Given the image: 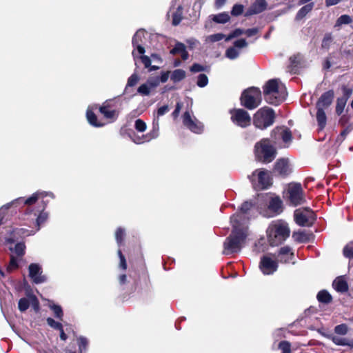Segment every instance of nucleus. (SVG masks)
Masks as SVG:
<instances>
[{"mask_svg":"<svg viewBox=\"0 0 353 353\" xmlns=\"http://www.w3.org/2000/svg\"><path fill=\"white\" fill-rule=\"evenodd\" d=\"M232 230L223 243V254L228 255L239 252L245 246L248 235L247 225H239L237 221L233 218L232 221Z\"/></svg>","mask_w":353,"mask_h":353,"instance_id":"obj_1","label":"nucleus"},{"mask_svg":"<svg viewBox=\"0 0 353 353\" xmlns=\"http://www.w3.org/2000/svg\"><path fill=\"white\" fill-rule=\"evenodd\" d=\"M263 88L265 100L270 104L276 105L286 99V88L279 79L269 80Z\"/></svg>","mask_w":353,"mask_h":353,"instance_id":"obj_2","label":"nucleus"},{"mask_svg":"<svg viewBox=\"0 0 353 353\" xmlns=\"http://www.w3.org/2000/svg\"><path fill=\"white\" fill-rule=\"evenodd\" d=\"M267 236L272 246L282 243L290 236V228L285 221L277 220L272 221L267 229Z\"/></svg>","mask_w":353,"mask_h":353,"instance_id":"obj_3","label":"nucleus"},{"mask_svg":"<svg viewBox=\"0 0 353 353\" xmlns=\"http://www.w3.org/2000/svg\"><path fill=\"white\" fill-rule=\"evenodd\" d=\"M254 154L258 161L268 163L275 158L276 150L270 144L269 139H263L255 144Z\"/></svg>","mask_w":353,"mask_h":353,"instance_id":"obj_4","label":"nucleus"},{"mask_svg":"<svg viewBox=\"0 0 353 353\" xmlns=\"http://www.w3.org/2000/svg\"><path fill=\"white\" fill-rule=\"evenodd\" d=\"M240 99L241 104L247 109H255L261 102V92L258 88H250L243 92Z\"/></svg>","mask_w":353,"mask_h":353,"instance_id":"obj_5","label":"nucleus"},{"mask_svg":"<svg viewBox=\"0 0 353 353\" xmlns=\"http://www.w3.org/2000/svg\"><path fill=\"white\" fill-rule=\"evenodd\" d=\"M274 121V112L269 108L259 109L254 115L253 123L260 129H265L273 124Z\"/></svg>","mask_w":353,"mask_h":353,"instance_id":"obj_6","label":"nucleus"},{"mask_svg":"<svg viewBox=\"0 0 353 353\" xmlns=\"http://www.w3.org/2000/svg\"><path fill=\"white\" fill-rule=\"evenodd\" d=\"M287 196L290 204L297 206L305 202L303 190L300 183H290L287 190Z\"/></svg>","mask_w":353,"mask_h":353,"instance_id":"obj_7","label":"nucleus"},{"mask_svg":"<svg viewBox=\"0 0 353 353\" xmlns=\"http://www.w3.org/2000/svg\"><path fill=\"white\" fill-rule=\"evenodd\" d=\"M294 216L296 224L303 227L311 226L316 219L314 212L310 208L296 209Z\"/></svg>","mask_w":353,"mask_h":353,"instance_id":"obj_8","label":"nucleus"},{"mask_svg":"<svg viewBox=\"0 0 353 353\" xmlns=\"http://www.w3.org/2000/svg\"><path fill=\"white\" fill-rule=\"evenodd\" d=\"M250 179L256 189H266L272 184L270 174L264 169L255 170Z\"/></svg>","mask_w":353,"mask_h":353,"instance_id":"obj_9","label":"nucleus"},{"mask_svg":"<svg viewBox=\"0 0 353 353\" xmlns=\"http://www.w3.org/2000/svg\"><path fill=\"white\" fill-rule=\"evenodd\" d=\"M182 119L183 125L192 132L199 134L203 132V125L195 118L192 111H185Z\"/></svg>","mask_w":353,"mask_h":353,"instance_id":"obj_10","label":"nucleus"},{"mask_svg":"<svg viewBox=\"0 0 353 353\" xmlns=\"http://www.w3.org/2000/svg\"><path fill=\"white\" fill-rule=\"evenodd\" d=\"M271 138L274 143H279L281 140L288 146L292 141V133L289 128L285 126L275 128L271 133Z\"/></svg>","mask_w":353,"mask_h":353,"instance_id":"obj_11","label":"nucleus"},{"mask_svg":"<svg viewBox=\"0 0 353 353\" xmlns=\"http://www.w3.org/2000/svg\"><path fill=\"white\" fill-rule=\"evenodd\" d=\"M232 121L241 127L246 128L251 123V117L248 112L243 109H234L230 111Z\"/></svg>","mask_w":353,"mask_h":353,"instance_id":"obj_12","label":"nucleus"},{"mask_svg":"<svg viewBox=\"0 0 353 353\" xmlns=\"http://www.w3.org/2000/svg\"><path fill=\"white\" fill-rule=\"evenodd\" d=\"M252 207V205L251 203L248 201L244 202L240 208V211L231 216L230 222L232 223L233 218H234L239 223V225H246V222L248 219V214Z\"/></svg>","mask_w":353,"mask_h":353,"instance_id":"obj_13","label":"nucleus"},{"mask_svg":"<svg viewBox=\"0 0 353 353\" xmlns=\"http://www.w3.org/2000/svg\"><path fill=\"white\" fill-rule=\"evenodd\" d=\"M47 195H49L50 196L53 197L52 193L48 194L47 193H44V192H37L34 193L33 194H32V196H30L28 199H25L23 197L18 198L17 199L14 201L12 203L13 204L14 203H19V204L23 203L25 205L28 206V210H29L30 208L32 205L36 203V202L38 200H39L40 199H42V201H43V198L45 196H46Z\"/></svg>","mask_w":353,"mask_h":353,"instance_id":"obj_14","label":"nucleus"},{"mask_svg":"<svg viewBox=\"0 0 353 353\" xmlns=\"http://www.w3.org/2000/svg\"><path fill=\"white\" fill-rule=\"evenodd\" d=\"M29 276L32 279L33 283L39 284L46 281V277L42 275L41 266L37 263H31L28 267Z\"/></svg>","mask_w":353,"mask_h":353,"instance_id":"obj_15","label":"nucleus"},{"mask_svg":"<svg viewBox=\"0 0 353 353\" xmlns=\"http://www.w3.org/2000/svg\"><path fill=\"white\" fill-rule=\"evenodd\" d=\"M278 268L276 261L272 259L269 256H263L260 262V269L264 274H271L274 273Z\"/></svg>","mask_w":353,"mask_h":353,"instance_id":"obj_16","label":"nucleus"},{"mask_svg":"<svg viewBox=\"0 0 353 353\" xmlns=\"http://www.w3.org/2000/svg\"><path fill=\"white\" fill-rule=\"evenodd\" d=\"M274 172L280 176H286L292 172V168L288 159H279L274 168Z\"/></svg>","mask_w":353,"mask_h":353,"instance_id":"obj_17","label":"nucleus"},{"mask_svg":"<svg viewBox=\"0 0 353 353\" xmlns=\"http://www.w3.org/2000/svg\"><path fill=\"white\" fill-rule=\"evenodd\" d=\"M267 8L265 0H256L245 13V17L257 14L264 11Z\"/></svg>","mask_w":353,"mask_h":353,"instance_id":"obj_18","label":"nucleus"},{"mask_svg":"<svg viewBox=\"0 0 353 353\" xmlns=\"http://www.w3.org/2000/svg\"><path fill=\"white\" fill-rule=\"evenodd\" d=\"M334 96L333 90H329L323 93L316 103V108H321L324 110L327 108L331 105Z\"/></svg>","mask_w":353,"mask_h":353,"instance_id":"obj_19","label":"nucleus"},{"mask_svg":"<svg viewBox=\"0 0 353 353\" xmlns=\"http://www.w3.org/2000/svg\"><path fill=\"white\" fill-rule=\"evenodd\" d=\"M268 209L272 213L269 216H274L281 213L283 211V202L281 199L278 196L272 198L269 202Z\"/></svg>","mask_w":353,"mask_h":353,"instance_id":"obj_20","label":"nucleus"},{"mask_svg":"<svg viewBox=\"0 0 353 353\" xmlns=\"http://www.w3.org/2000/svg\"><path fill=\"white\" fill-rule=\"evenodd\" d=\"M279 261L281 263H289L294 258V252L289 246L280 248L278 254Z\"/></svg>","mask_w":353,"mask_h":353,"instance_id":"obj_21","label":"nucleus"},{"mask_svg":"<svg viewBox=\"0 0 353 353\" xmlns=\"http://www.w3.org/2000/svg\"><path fill=\"white\" fill-rule=\"evenodd\" d=\"M100 107H104L107 110L119 111L120 114L121 111V102L120 99L114 98L106 100L104 101Z\"/></svg>","mask_w":353,"mask_h":353,"instance_id":"obj_22","label":"nucleus"},{"mask_svg":"<svg viewBox=\"0 0 353 353\" xmlns=\"http://www.w3.org/2000/svg\"><path fill=\"white\" fill-rule=\"evenodd\" d=\"M41 202L43 203L42 209L34 212V216H37L36 224L37 225V230L40 229L41 225L46 221L48 216V213L44 212V209L47 205V202L45 201H41Z\"/></svg>","mask_w":353,"mask_h":353,"instance_id":"obj_23","label":"nucleus"},{"mask_svg":"<svg viewBox=\"0 0 353 353\" xmlns=\"http://www.w3.org/2000/svg\"><path fill=\"white\" fill-rule=\"evenodd\" d=\"M99 111L110 123L114 122L119 115V111L107 110L104 107H99Z\"/></svg>","mask_w":353,"mask_h":353,"instance_id":"obj_24","label":"nucleus"},{"mask_svg":"<svg viewBox=\"0 0 353 353\" xmlns=\"http://www.w3.org/2000/svg\"><path fill=\"white\" fill-rule=\"evenodd\" d=\"M333 288L339 292H345L348 290L346 281L341 276L337 277L332 283Z\"/></svg>","mask_w":353,"mask_h":353,"instance_id":"obj_25","label":"nucleus"},{"mask_svg":"<svg viewBox=\"0 0 353 353\" xmlns=\"http://www.w3.org/2000/svg\"><path fill=\"white\" fill-rule=\"evenodd\" d=\"M86 118H87L88 123L94 127L100 128V127H103L104 125L103 123H102L98 120L97 116L92 110H90V109L87 110Z\"/></svg>","mask_w":353,"mask_h":353,"instance_id":"obj_26","label":"nucleus"},{"mask_svg":"<svg viewBox=\"0 0 353 353\" xmlns=\"http://www.w3.org/2000/svg\"><path fill=\"white\" fill-rule=\"evenodd\" d=\"M316 121L318 123V126L320 130L324 129L327 123V117L325 112V110L321 108H316Z\"/></svg>","mask_w":353,"mask_h":353,"instance_id":"obj_27","label":"nucleus"},{"mask_svg":"<svg viewBox=\"0 0 353 353\" xmlns=\"http://www.w3.org/2000/svg\"><path fill=\"white\" fill-rule=\"evenodd\" d=\"M332 341L334 344L337 345L348 346L350 347H353V339H348L346 338H342L334 336L332 337Z\"/></svg>","mask_w":353,"mask_h":353,"instance_id":"obj_28","label":"nucleus"},{"mask_svg":"<svg viewBox=\"0 0 353 353\" xmlns=\"http://www.w3.org/2000/svg\"><path fill=\"white\" fill-rule=\"evenodd\" d=\"M182 14H183V7L181 5H178L176 6V9L172 14V25L177 26L179 25L182 20Z\"/></svg>","mask_w":353,"mask_h":353,"instance_id":"obj_29","label":"nucleus"},{"mask_svg":"<svg viewBox=\"0 0 353 353\" xmlns=\"http://www.w3.org/2000/svg\"><path fill=\"white\" fill-rule=\"evenodd\" d=\"M314 7V3H310L303 6L297 12L296 15V20H301L306 16L310 12L312 11Z\"/></svg>","mask_w":353,"mask_h":353,"instance_id":"obj_30","label":"nucleus"},{"mask_svg":"<svg viewBox=\"0 0 353 353\" xmlns=\"http://www.w3.org/2000/svg\"><path fill=\"white\" fill-rule=\"evenodd\" d=\"M145 34L146 32L141 29L137 31L132 37V45L143 44L145 39Z\"/></svg>","mask_w":353,"mask_h":353,"instance_id":"obj_31","label":"nucleus"},{"mask_svg":"<svg viewBox=\"0 0 353 353\" xmlns=\"http://www.w3.org/2000/svg\"><path fill=\"white\" fill-rule=\"evenodd\" d=\"M10 250L14 252L18 257H23L26 254V245L23 242L17 243L14 248H10Z\"/></svg>","mask_w":353,"mask_h":353,"instance_id":"obj_32","label":"nucleus"},{"mask_svg":"<svg viewBox=\"0 0 353 353\" xmlns=\"http://www.w3.org/2000/svg\"><path fill=\"white\" fill-rule=\"evenodd\" d=\"M316 298L319 302L323 303H329L332 299L330 294L325 290H321L317 294Z\"/></svg>","mask_w":353,"mask_h":353,"instance_id":"obj_33","label":"nucleus"},{"mask_svg":"<svg viewBox=\"0 0 353 353\" xmlns=\"http://www.w3.org/2000/svg\"><path fill=\"white\" fill-rule=\"evenodd\" d=\"M185 77V72L181 69H176L172 72L170 76L171 80L174 82H179Z\"/></svg>","mask_w":353,"mask_h":353,"instance_id":"obj_34","label":"nucleus"},{"mask_svg":"<svg viewBox=\"0 0 353 353\" xmlns=\"http://www.w3.org/2000/svg\"><path fill=\"white\" fill-rule=\"evenodd\" d=\"M125 237V229L121 227L118 228L115 231V239L119 247H121L123 244Z\"/></svg>","mask_w":353,"mask_h":353,"instance_id":"obj_35","label":"nucleus"},{"mask_svg":"<svg viewBox=\"0 0 353 353\" xmlns=\"http://www.w3.org/2000/svg\"><path fill=\"white\" fill-rule=\"evenodd\" d=\"M292 236L296 241L299 243L307 242L310 239V235L301 231L294 232Z\"/></svg>","mask_w":353,"mask_h":353,"instance_id":"obj_36","label":"nucleus"},{"mask_svg":"<svg viewBox=\"0 0 353 353\" xmlns=\"http://www.w3.org/2000/svg\"><path fill=\"white\" fill-rule=\"evenodd\" d=\"M230 17L226 12L219 13L212 16V20L217 23H225L230 20Z\"/></svg>","mask_w":353,"mask_h":353,"instance_id":"obj_37","label":"nucleus"},{"mask_svg":"<svg viewBox=\"0 0 353 353\" xmlns=\"http://www.w3.org/2000/svg\"><path fill=\"white\" fill-rule=\"evenodd\" d=\"M139 80V77L137 74H132L128 79V83L125 88V93H128L130 88L136 85Z\"/></svg>","mask_w":353,"mask_h":353,"instance_id":"obj_38","label":"nucleus"},{"mask_svg":"<svg viewBox=\"0 0 353 353\" xmlns=\"http://www.w3.org/2000/svg\"><path fill=\"white\" fill-rule=\"evenodd\" d=\"M30 299H27V298H21L19 300V303H18V308L20 312H23L25 311H26L28 307H30Z\"/></svg>","mask_w":353,"mask_h":353,"instance_id":"obj_39","label":"nucleus"},{"mask_svg":"<svg viewBox=\"0 0 353 353\" xmlns=\"http://www.w3.org/2000/svg\"><path fill=\"white\" fill-rule=\"evenodd\" d=\"M50 308L51 310L53 311L54 316L57 319H58L61 321L63 320V312L60 305H56V304L50 305Z\"/></svg>","mask_w":353,"mask_h":353,"instance_id":"obj_40","label":"nucleus"},{"mask_svg":"<svg viewBox=\"0 0 353 353\" xmlns=\"http://www.w3.org/2000/svg\"><path fill=\"white\" fill-rule=\"evenodd\" d=\"M77 343L79 346V351L80 353H83L87 350L88 345V341L84 336H80L77 339Z\"/></svg>","mask_w":353,"mask_h":353,"instance_id":"obj_41","label":"nucleus"},{"mask_svg":"<svg viewBox=\"0 0 353 353\" xmlns=\"http://www.w3.org/2000/svg\"><path fill=\"white\" fill-rule=\"evenodd\" d=\"M347 101L345 98H338L336 101V112L338 115L342 114L346 105Z\"/></svg>","mask_w":353,"mask_h":353,"instance_id":"obj_42","label":"nucleus"},{"mask_svg":"<svg viewBox=\"0 0 353 353\" xmlns=\"http://www.w3.org/2000/svg\"><path fill=\"white\" fill-rule=\"evenodd\" d=\"M28 296L30 300V304L32 305V307L34 312L37 313L39 312L40 310V303L37 297L32 293L29 294Z\"/></svg>","mask_w":353,"mask_h":353,"instance_id":"obj_43","label":"nucleus"},{"mask_svg":"<svg viewBox=\"0 0 353 353\" xmlns=\"http://www.w3.org/2000/svg\"><path fill=\"white\" fill-rule=\"evenodd\" d=\"M186 48L185 46L181 42H176L174 47L170 50V53L172 55L182 54Z\"/></svg>","mask_w":353,"mask_h":353,"instance_id":"obj_44","label":"nucleus"},{"mask_svg":"<svg viewBox=\"0 0 353 353\" xmlns=\"http://www.w3.org/2000/svg\"><path fill=\"white\" fill-rule=\"evenodd\" d=\"M239 55V51L234 47L229 48L225 51V57L230 59H234Z\"/></svg>","mask_w":353,"mask_h":353,"instance_id":"obj_45","label":"nucleus"},{"mask_svg":"<svg viewBox=\"0 0 353 353\" xmlns=\"http://www.w3.org/2000/svg\"><path fill=\"white\" fill-rule=\"evenodd\" d=\"M18 268H19V263L17 261V259L14 255H11L9 264L7 267V271L10 272L13 270H17Z\"/></svg>","mask_w":353,"mask_h":353,"instance_id":"obj_46","label":"nucleus"},{"mask_svg":"<svg viewBox=\"0 0 353 353\" xmlns=\"http://www.w3.org/2000/svg\"><path fill=\"white\" fill-rule=\"evenodd\" d=\"M279 348L281 350V353H290L291 344L287 341H282L279 344Z\"/></svg>","mask_w":353,"mask_h":353,"instance_id":"obj_47","label":"nucleus"},{"mask_svg":"<svg viewBox=\"0 0 353 353\" xmlns=\"http://www.w3.org/2000/svg\"><path fill=\"white\" fill-rule=\"evenodd\" d=\"M352 19L350 16L347 14H343L338 18L336 25L339 26L343 24H349L352 23Z\"/></svg>","mask_w":353,"mask_h":353,"instance_id":"obj_48","label":"nucleus"},{"mask_svg":"<svg viewBox=\"0 0 353 353\" xmlns=\"http://www.w3.org/2000/svg\"><path fill=\"white\" fill-rule=\"evenodd\" d=\"M140 59L145 68H149V71L154 70V65H151V60L149 57L141 55Z\"/></svg>","mask_w":353,"mask_h":353,"instance_id":"obj_49","label":"nucleus"},{"mask_svg":"<svg viewBox=\"0 0 353 353\" xmlns=\"http://www.w3.org/2000/svg\"><path fill=\"white\" fill-rule=\"evenodd\" d=\"M208 83V78L204 74H200L197 77L196 85L200 88L206 86Z\"/></svg>","mask_w":353,"mask_h":353,"instance_id":"obj_50","label":"nucleus"},{"mask_svg":"<svg viewBox=\"0 0 353 353\" xmlns=\"http://www.w3.org/2000/svg\"><path fill=\"white\" fill-rule=\"evenodd\" d=\"M46 321L48 325L54 330H59L63 327V325L61 323L54 321L51 317L47 318Z\"/></svg>","mask_w":353,"mask_h":353,"instance_id":"obj_51","label":"nucleus"},{"mask_svg":"<svg viewBox=\"0 0 353 353\" xmlns=\"http://www.w3.org/2000/svg\"><path fill=\"white\" fill-rule=\"evenodd\" d=\"M343 255L349 259L353 258V243H349L343 248Z\"/></svg>","mask_w":353,"mask_h":353,"instance_id":"obj_52","label":"nucleus"},{"mask_svg":"<svg viewBox=\"0 0 353 353\" xmlns=\"http://www.w3.org/2000/svg\"><path fill=\"white\" fill-rule=\"evenodd\" d=\"M348 332V328L345 324H340L334 327V332L340 335H345Z\"/></svg>","mask_w":353,"mask_h":353,"instance_id":"obj_53","label":"nucleus"},{"mask_svg":"<svg viewBox=\"0 0 353 353\" xmlns=\"http://www.w3.org/2000/svg\"><path fill=\"white\" fill-rule=\"evenodd\" d=\"M117 254H118V256H119V259H120L119 267L123 270H125L127 269V267H128L125 257L123 254L122 251L120 249L118 250Z\"/></svg>","mask_w":353,"mask_h":353,"instance_id":"obj_54","label":"nucleus"},{"mask_svg":"<svg viewBox=\"0 0 353 353\" xmlns=\"http://www.w3.org/2000/svg\"><path fill=\"white\" fill-rule=\"evenodd\" d=\"M243 8L244 7L243 5L235 4L231 10V14L235 17L239 16L243 13Z\"/></svg>","mask_w":353,"mask_h":353,"instance_id":"obj_55","label":"nucleus"},{"mask_svg":"<svg viewBox=\"0 0 353 353\" xmlns=\"http://www.w3.org/2000/svg\"><path fill=\"white\" fill-rule=\"evenodd\" d=\"M135 129L139 132H144L146 130V123L141 119H138L135 121Z\"/></svg>","mask_w":353,"mask_h":353,"instance_id":"obj_56","label":"nucleus"},{"mask_svg":"<svg viewBox=\"0 0 353 353\" xmlns=\"http://www.w3.org/2000/svg\"><path fill=\"white\" fill-rule=\"evenodd\" d=\"M245 32V30L241 29V28H236L232 32H231L226 38H225V41H230V39H233V38H235V37H239L241 36V34H244Z\"/></svg>","mask_w":353,"mask_h":353,"instance_id":"obj_57","label":"nucleus"},{"mask_svg":"<svg viewBox=\"0 0 353 353\" xmlns=\"http://www.w3.org/2000/svg\"><path fill=\"white\" fill-rule=\"evenodd\" d=\"M225 37V35L221 33L214 34L210 35L208 38V40L210 42H216L222 40Z\"/></svg>","mask_w":353,"mask_h":353,"instance_id":"obj_58","label":"nucleus"},{"mask_svg":"<svg viewBox=\"0 0 353 353\" xmlns=\"http://www.w3.org/2000/svg\"><path fill=\"white\" fill-rule=\"evenodd\" d=\"M332 43V37L330 34H327L324 37L321 46L323 48L328 49Z\"/></svg>","mask_w":353,"mask_h":353,"instance_id":"obj_59","label":"nucleus"},{"mask_svg":"<svg viewBox=\"0 0 353 353\" xmlns=\"http://www.w3.org/2000/svg\"><path fill=\"white\" fill-rule=\"evenodd\" d=\"M137 92L141 95H148L150 93V88L147 84L144 83L139 87Z\"/></svg>","mask_w":353,"mask_h":353,"instance_id":"obj_60","label":"nucleus"},{"mask_svg":"<svg viewBox=\"0 0 353 353\" xmlns=\"http://www.w3.org/2000/svg\"><path fill=\"white\" fill-rule=\"evenodd\" d=\"M206 70V68L201 64H199V63H194L191 67H190V71L192 72H202V71H205Z\"/></svg>","mask_w":353,"mask_h":353,"instance_id":"obj_61","label":"nucleus"},{"mask_svg":"<svg viewBox=\"0 0 353 353\" xmlns=\"http://www.w3.org/2000/svg\"><path fill=\"white\" fill-rule=\"evenodd\" d=\"M247 46L248 43L244 39H238L234 42V48L236 49L245 48Z\"/></svg>","mask_w":353,"mask_h":353,"instance_id":"obj_62","label":"nucleus"},{"mask_svg":"<svg viewBox=\"0 0 353 353\" xmlns=\"http://www.w3.org/2000/svg\"><path fill=\"white\" fill-rule=\"evenodd\" d=\"M342 90L343 93V97H342L341 98H345L346 100H347L352 93V90L347 88L345 85H343Z\"/></svg>","mask_w":353,"mask_h":353,"instance_id":"obj_63","label":"nucleus"},{"mask_svg":"<svg viewBox=\"0 0 353 353\" xmlns=\"http://www.w3.org/2000/svg\"><path fill=\"white\" fill-rule=\"evenodd\" d=\"M181 108L182 103L181 102H178L176 105L175 110L172 114L174 119H176L179 117Z\"/></svg>","mask_w":353,"mask_h":353,"instance_id":"obj_64","label":"nucleus"}]
</instances>
